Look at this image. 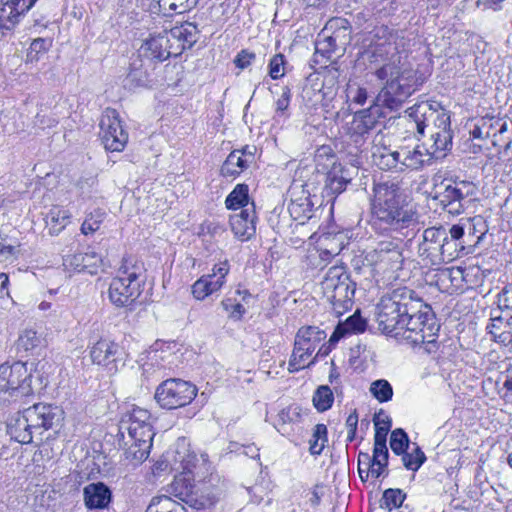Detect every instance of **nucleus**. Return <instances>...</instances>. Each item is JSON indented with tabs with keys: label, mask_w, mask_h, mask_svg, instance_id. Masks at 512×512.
Instances as JSON below:
<instances>
[{
	"label": "nucleus",
	"mask_w": 512,
	"mask_h": 512,
	"mask_svg": "<svg viewBox=\"0 0 512 512\" xmlns=\"http://www.w3.org/2000/svg\"><path fill=\"white\" fill-rule=\"evenodd\" d=\"M445 239V227L433 226L426 228L422 233V241L418 245L419 256L424 260H428L431 265H439V254Z\"/></svg>",
	"instance_id": "f3484780"
},
{
	"label": "nucleus",
	"mask_w": 512,
	"mask_h": 512,
	"mask_svg": "<svg viewBox=\"0 0 512 512\" xmlns=\"http://www.w3.org/2000/svg\"><path fill=\"white\" fill-rule=\"evenodd\" d=\"M382 413H378L374 417V425H375V435H374V443L380 445L381 443L386 444L388 432L392 426V420L390 417H386L387 421L385 422V426H381L380 416Z\"/></svg>",
	"instance_id": "4d7b16f0"
},
{
	"label": "nucleus",
	"mask_w": 512,
	"mask_h": 512,
	"mask_svg": "<svg viewBox=\"0 0 512 512\" xmlns=\"http://www.w3.org/2000/svg\"><path fill=\"white\" fill-rule=\"evenodd\" d=\"M354 168H345L341 164L333 165L326 172L324 191L327 196L338 195L345 191L347 185L352 180Z\"/></svg>",
	"instance_id": "cd10ccee"
},
{
	"label": "nucleus",
	"mask_w": 512,
	"mask_h": 512,
	"mask_svg": "<svg viewBox=\"0 0 512 512\" xmlns=\"http://www.w3.org/2000/svg\"><path fill=\"white\" fill-rule=\"evenodd\" d=\"M313 204L309 197H301L296 200H291L288 204V211L291 217L303 224L306 220L312 217Z\"/></svg>",
	"instance_id": "58836bf2"
},
{
	"label": "nucleus",
	"mask_w": 512,
	"mask_h": 512,
	"mask_svg": "<svg viewBox=\"0 0 512 512\" xmlns=\"http://www.w3.org/2000/svg\"><path fill=\"white\" fill-rule=\"evenodd\" d=\"M90 357L94 364L103 366L111 374L118 371L125 363L123 348L113 340L101 338L90 349Z\"/></svg>",
	"instance_id": "f8f14e48"
},
{
	"label": "nucleus",
	"mask_w": 512,
	"mask_h": 512,
	"mask_svg": "<svg viewBox=\"0 0 512 512\" xmlns=\"http://www.w3.org/2000/svg\"><path fill=\"white\" fill-rule=\"evenodd\" d=\"M420 307L421 297L413 289L406 286L390 289L376 305L378 329L383 334L396 337L403 329L405 319Z\"/></svg>",
	"instance_id": "20e7f679"
},
{
	"label": "nucleus",
	"mask_w": 512,
	"mask_h": 512,
	"mask_svg": "<svg viewBox=\"0 0 512 512\" xmlns=\"http://www.w3.org/2000/svg\"><path fill=\"white\" fill-rule=\"evenodd\" d=\"M119 434L125 459L133 465L141 464L148 458L155 436L151 413L146 409L133 407L132 410L123 414L119 424Z\"/></svg>",
	"instance_id": "7ed1b4c3"
},
{
	"label": "nucleus",
	"mask_w": 512,
	"mask_h": 512,
	"mask_svg": "<svg viewBox=\"0 0 512 512\" xmlns=\"http://www.w3.org/2000/svg\"><path fill=\"white\" fill-rule=\"evenodd\" d=\"M367 326L366 320L357 310L353 315L349 316L344 322H340L332 333L329 342L337 343L346 334L362 333Z\"/></svg>",
	"instance_id": "2f4dec72"
},
{
	"label": "nucleus",
	"mask_w": 512,
	"mask_h": 512,
	"mask_svg": "<svg viewBox=\"0 0 512 512\" xmlns=\"http://www.w3.org/2000/svg\"><path fill=\"white\" fill-rule=\"evenodd\" d=\"M249 188L246 184H237L228 194L225 200L226 208L229 210L244 209L248 207Z\"/></svg>",
	"instance_id": "a19ab883"
},
{
	"label": "nucleus",
	"mask_w": 512,
	"mask_h": 512,
	"mask_svg": "<svg viewBox=\"0 0 512 512\" xmlns=\"http://www.w3.org/2000/svg\"><path fill=\"white\" fill-rule=\"evenodd\" d=\"M355 289L356 283L348 284V286L340 285L333 292L324 294L327 301L332 305V310L336 316L339 317L352 308Z\"/></svg>",
	"instance_id": "c756f323"
},
{
	"label": "nucleus",
	"mask_w": 512,
	"mask_h": 512,
	"mask_svg": "<svg viewBox=\"0 0 512 512\" xmlns=\"http://www.w3.org/2000/svg\"><path fill=\"white\" fill-rule=\"evenodd\" d=\"M52 46L50 38H36L32 41L27 53V59L31 62L38 61L39 55L47 52Z\"/></svg>",
	"instance_id": "6e6d98bb"
},
{
	"label": "nucleus",
	"mask_w": 512,
	"mask_h": 512,
	"mask_svg": "<svg viewBox=\"0 0 512 512\" xmlns=\"http://www.w3.org/2000/svg\"><path fill=\"white\" fill-rule=\"evenodd\" d=\"M403 260V241L400 238H392L380 241L375 248L366 251L363 262L369 266L388 270L399 269Z\"/></svg>",
	"instance_id": "9d476101"
},
{
	"label": "nucleus",
	"mask_w": 512,
	"mask_h": 512,
	"mask_svg": "<svg viewBox=\"0 0 512 512\" xmlns=\"http://www.w3.org/2000/svg\"><path fill=\"white\" fill-rule=\"evenodd\" d=\"M167 33L174 44L176 55L179 56L184 50L190 49L198 41L200 31L196 24L184 22L179 26L171 28Z\"/></svg>",
	"instance_id": "4be33fe9"
},
{
	"label": "nucleus",
	"mask_w": 512,
	"mask_h": 512,
	"mask_svg": "<svg viewBox=\"0 0 512 512\" xmlns=\"http://www.w3.org/2000/svg\"><path fill=\"white\" fill-rule=\"evenodd\" d=\"M254 204L230 217V226L234 235L241 240L250 239L256 232Z\"/></svg>",
	"instance_id": "5701e85b"
},
{
	"label": "nucleus",
	"mask_w": 512,
	"mask_h": 512,
	"mask_svg": "<svg viewBox=\"0 0 512 512\" xmlns=\"http://www.w3.org/2000/svg\"><path fill=\"white\" fill-rule=\"evenodd\" d=\"M32 394L31 374L26 363L17 361L12 365H0V408L20 403Z\"/></svg>",
	"instance_id": "423d86ee"
},
{
	"label": "nucleus",
	"mask_w": 512,
	"mask_h": 512,
	"mask_svg": "<svg viewBox=\"0 0 512 512\" xmlns=\"http://www.w3.org/2000/svg\"><path fill=\"white\" fill-rule=\"evenodd\" d=\"M409 438L407 433L402 428H397L391 433L390 447L396 455L403 454L409 449Z\"/></svg>",
	"instance_id": "864d4df0"
},
{
	"label": "nucleus",
	"mask_w": 512,
	"mask_h": 512,
	"mask_svg": "<svg viewBox=\"0 0 512 512\" xmlns=\"http://www.w3.org/2000/svg\"><path fill=\"white\" fill-rule=\"evenodd\" d=\"M326 338V333L314 326L301 327L296 336L295 342H301L305 340L312 342V344H320Z\"/></svg>",
	"instance_id": "3c124183"
},
{
	"label": "nucleus",
	"mask_w": 512,
	"mask_h": 512,
	"mask_svg": "<svg viewBox=\"0 0 512 512\" xmlns=\"http://www.w3.org/2000/svg\"><path fill=\"white\" fill-rule=\"evenodd\" d=\"M490 315L491 324L487 326L488 330L512 329V313L496 308Z\"/></svg>",
	"instance_id": "8fccbe9b"
},
{
	"label": "nucleus",
	"mask_w": 512,
	"mask_h": 512,
	"mask_svg": "<svg viewBox=\"0 0 512 512\" xmlns=\"http://www.w3.org/2000/svg\"><path fill=\"white\" fill-rule=\"evenodd\" d=\"M27 415V408L19 411L7 424V431L15 441L28 444L32 442L36 430L31 426Z\"/></svg>",
	"instance_id": "c85d7f7f"
},
{
	"label": "nucleus",
	"mask_w": 512,
	"mask_h": 512,
	"mask_svg": "<svg viewBox=\"0 0 512 512\" xmlns=\"http://www.w3.org/2000/svg\"><path fill=\"white\" fill-rule=\"evenodd\" d=\"M336 160V154L333 152L332 148L327 145L319 147L314 155L316 169L324 173L331 169L333 165H338Z\"/></svg>",
	"instance_id": "37998d69"
},
{
	"label": "nucleus",
	"mask_w": 512,
	"mask_h": 512,
	"mask_svg": "<svg viewBox=\"0 0 512 512\" xmlns=\"http://www.w3.org/2000/svg\"><path fill=\"white\" fill-rule=\"evenodd\" d=\"M341 31H335L331 36H327L322 40L316 42V53H320L327 59H331L333 54L344 52L346 42H339Z\"/></svg>",
	"instance_id": "4c0bfd02"
},
{
	"label": "nucleus",
	"mask_w": 512,
	"mask_h": 512,
	"mask_svg": "<svg viewBox=\"0 0 512 512\" xmlns=\"http://www.w3.org/2000/svg\"><path fill=\"white\" fill-rule=\"evenodd\" d=\"M63 410L51 404L37 403L27 408V415L36 434L60 426L63 420Z\"/></svg>",
	"instance_id": "4468645a"
},
{
	"label": "nucleus",
	"mask_w": 512,
	"mask_h": 512,
	"mask_svg": "<svg viewBox=\"0 0 512 512\" xmlns=\"http://www.w3.org/2000/svg\"><path fill=\"white\" fill-rule=\"evenodd\" d=\"M97 179L93 176L87 178H81L76 187L79 191V196L83 199L91 198L92 195L97 191Z\"/></svg>",
	"instance_id": "13d9d810"
},
{
	"label": "nucleus",
	"mask_w": 512,
	"mask_h": 512,
	"mask_svg": "<svg viewBox=\"0 0 512 512\" xmlns=\"http://www.w3.org/2000/svg\"><path fill=\"white\" fill-rule=\"evenodd\" d=\"M102 264V257L95 251L75 253L63 258V266L68 271L86 272L90 275L97 274Z\"/></svg>",
	"instance_id": "412c9836"
},
{
	"label": "nucleus",
	"mask_w": 512,
	"mask_h": 512,
	"mask_svg": "<svg viewBox=\"0 0 512 512\" xmlns=\"http://www.w3.org/2000/svg\"><path fill=\"white\" fill-rule=\"evenodd\" d=\"M350 278V274L347 272L346 268L342 265H335L330 267L323 280L321 281V288L323 294L331 293L333 290H336L340 285L348 286V284H354Z\"/></svg>",
	"instance_id": "473e14b6"
},
{
	"label": "nucleus",
	"mask_w": 512,
	"mask_h": 512,
	"mask_svg": "<svg viewBox=\"0 0 512 512\" xmlns=\"http://www.w3.org/2000/svg\"><path fill=\"white\" fill-rule=\"evenodd\" d=\"M417 90L416 79L411 72L403 71L395 79H389L374 98L373 103L381 110L399 111L407 99Z\"/></svg>",
	"instance_id": "6e6552de"
},
{
	"label": "nucleus",
	"mask_w": 512,
	"mask_h": 512,
	"mask_svg": "<svg viewBox=\"0 0 512 512\" xmlns=\"http://www.w3.org/2000/svg\"><path fill=\"white\" fill-rule=\"evenodd\" d=\"M230 450L233 452L242 453L252 459H256L260 457L259 448L255 444H239L236 442H232L229 446Z\"/></svg>",
	"instance_id": "e2e57ef3"
},
{
	"label": "nucleus",
	"mask_w": 512,
	"mask_h": 512,
	"mask_svg": "<svg viewBox=\"0 0 512 512\" xmlns=\"http://www.w3.org/2000/svg\"><path fill=\"white\" fill-rule=\"evenodd\" d=\"M224 492V480L218 474H210L195 483L194 499L190 500V507L198 510L210 508L220 500Z\"/></svg>",
	"instance_id": "ddd939ff"
},
{
	"label": "nucleus",
	"mask_w": 512,
	"mask_h": 512,
	"mask_svg": "<svg viewBox=\"0 0 512 512\" xmlns=\"http://www.w3.org/2000/svg\"><path fill=\"white\" fill-rule=\"evenodd\" d=\"M411 316H408L405 319L403 329L398 331L395 338H402L407 340L413 345H420V343L424 342L423 333L425 330L418 329V325H420L423 320V317L420 318V313H411Z\"/></svg>",
	"instance_id": "c9c22d12"
},
{
	"label": "nucleus",
	"mask_w": 512,
	"mask_h": 512,
	"mask_svg": "<svg viewBox=\"0 0 512 512\" xmlns=\"http://www.w3.org/2000/svg\"><path fill=\"white\" fill-rule=\"evenodd\" d=\"M137 55L152 64L154 61L163 62L171 56L177 57L174 44L171 42L167 31L152 35L145 40L140 46Z\"/></svg>",
	"instance_id": "2eb2a0df"
},
{
	"label": "nucleus",
	"mask_w": 512,
	"mask_h": 512,
	"mask_svg": "<svg viewBox=\"0 0 512 512\" xmlns=\"http://www.w3.org/2000/svg\"><path fill=\"white\" fill-rule=\"evenodd\" d=\"M313 404L319 412H324L331 408L334 395L331 388L328 385L319 386L313 395Z\"/></svg>",
	"instance_id": "a18cd8bd"
},
{
	"label": "nucleus",
	"mask_w": 512,
	"mask_h": 512,
	"mask_svg": "<svg viewBox=\"0 0 512 512\" xmlns=\"http://www.w3.org/2000/svg\"><path fill=\"white\" fill-rule=\"evenodd\" d=\"M373 194L371 226L376 232H401L416 222V212L406 202L398 181L375 183Z\"/></svg>",
	"instance_id": "f257e3e1"
},
{
	"label": "nucleus",
	"mask_w": 512,
	"mask_h": 512,
	"mask_svg": "<svg viewBox=\"0 0 512 512\" xmlns=\"http://www.w3.org/2000/svg\"><path fill=\"white\" fill-rule=\"evenodd\" d=\"M99 136L106 150L122 151L128 142V133L123 129L119 114L115 109L107 108L100 120Z\"/></svg>",
	"instance_id": "9b49d317"
},
{
	"label": "nucleus",
	"mask_w": 512,
	"mask_h": 512,
	"mask_svg": "<svg viewBox=\"0 0 512 512\" xmlns=\"http://www.w3.org/2000/svg\"><path fill=\"white\" fill-rule=\"evenodd\" d=\"M397 74H402L398 71V68L393 64H385L375 71V76L379 80L395 79Z\"/></svg>",
	"instance_id": "69168bd1"
},
{
	"label": "nucleus",
	"mask_w": 512,
	"mask_h": 512,
	"mask_svg": "<svg viewBox=\"0 0 512 512\" xmlns=\"http://www.w3.org/2000/svg\"><path fill=\"white\" fill-rule=\"evenodd\" d=\"M494 340L507 347H512V329L489 330Z\"/></svg>",
	"instance_id": "774afa93"
},
{
	"label": "nucleus",
	"mask_w": 512,
	"mask_h": 512,
	"mask_svg": "<svg viewBox=\"0 0 512 512\" xmlns=\"http://www.w3.org/2000/svg\"><path fill=\"white\" fill-rule=\"evenodd\" d=\"M419 311H415L414 313H420V318L423 317V320L420 325H418V329L425 330L423 333L425 350L431 354L436 352L437 350V333L439 331V324L437 323V319L435 313L433 312L430 305L425 303L421 298V307L418 309Z\"/></svg>",
	"instance_id": "aec40b11"
},
{
	"label": "nucleus",
	"mask_w": 512,
	"mask_h": 512,
	"mask_svg": "<svg viewBox=\"0 0 512 512\" xmlns=\"http://www.w3.org/2000/svg\"><path fill=\"white\" fill-rule=\"evenodd\" d=\"M497 308L512 313V283L498 294Z\"/></svg>",
	"instance_id": "680f3d73"
},
{
	"label": "nucleus",
	"mask_w": 512,
	"mask_h": 512,
	"mask_svg": "<svg viewBox=\"0 0 512 512\" xmlns=\"http://www.w3.org/2000/svg\"><path fill=\"white\" fill-rule=\"evenodd\" d=\"M464 234V227L460 224H454L449 230L446 229V239L443 240L439 254V265L450 263L467 254L463 241Z\"/></svg>",
	"instance_id": "a211bd4d"
},
{
	"label": "nucleus",
	"mask_w": 512,
	"mask_h": 512,
	"mask_svg": "<svg viewBox=\"0 0 512 512\" xmlns=\"http://www.w3.org/2000/svg\"><path fill=\"white\" fill-rule=\"evenodd\" d=\"M70 217L71 215L68 210L53 207L47 215V223L50 224V234L58 235L69 223Z\"/></svg>",
	"instance_id": "79ce46f5"
},
{
	"label": "nucleus",
	"mask_w": 512,
	"mask_h": 512,
	"mask_svg": "<svg viewBox=\"0 0 512 512\" xmlns=\"http://www.w3.org/2000/svg\"><path fill=\"white\" fill-rule=\"evenodd\" d=\"M299 416L298 407H288L281 410L278 414L277 424L275 425L276 429L283 435L288 433L287 424L294 422Z\"/></svg>",
	"instance_id": "5fc2aeb1"
},
{
	"label": "nucleus",
	"mask_w": 512,
	"mask_h": 512,
	"mask_svg": "<svg viewBox=\"0 0 512 512\" xmlns=\"http://www.w3.org/2000/svg\"><path fill=\"white\" fill-rule=\"evenodd\" d=\"M382 118H385L384 112L372 102L370 107L354 114L350 128L352 135L363 137L380 126Z\"/></svg>",
	"instance_id": "6ab92c4d"
},
{
	"label": "nucleus",
	"mask_w": 512,
	"mask_h": 512,
	"mask_svg": "<svg viewBox=\"0 0 512 512\" xmlns=\"http://www.w3.org/2000/svg\"><path fill=\"white\" fill-rule=\"evenodd\" d=\"M389 452L387 445L374 443L373 455L367 452H359L358 454V473L363 482L369 478V469L375 465L388 466Z\"/></svg>",
	"instance_id": "bb28decb"
},
{
	"label": "nucleus",
	"mask_w": 512,
	"mask_h": 512,
	"mask_svg": "<svg viewBox=\"0 0 512 512\" xmlns=\"http://www.w3.org/2000/svg\"><path fill=\"white\" fill-rule=\"evenodd\" d=\"M410 124L418 136H424L430 130L429 147H426L433 160H442L452 149L453 132L450 115L444 109H435L428 103L414 105L406 110Z\"/></svg>",
	"instance_id": "f03ea898"
},
{
	"label": "nucleus",
	"mask_w": 512,
	"mask_h": 512,
	"mask_svg": "<svg viewBox=\"0 0 512 512\" xmlns=\"http://www.w3.org/2000/svg\"><path fill=\"white\" fill-rule=\"evenodd\" d=\"M348 97H351L353 103L363 106L367 102L368 91L366 88L360 86L356 88L350 87Z\"/></svg>",
	"instance_id": "338daca9"
},
{
	"label": "nucleus",
	"mask_w": 512,
	"mask_h": 512,
	"mask_svg": "<svg viewBox=\"0 0 512 512\" xmlns=\"http://www.w3.org/2000/svg\"><path fill=\"white\" fill-rule=\"evenodd\" d=\"M405 498L406 494L401 489H386L380 500V508L391 511L392 509L400 507Z\"/></svg>",
	"instance_id": "de8ad7c7"
},
{
	"label": "nucleus",
	"mask_w": 512,
	"mask_h": 512,
	"mask_svg": "<svg viewBox=\"0 0 512 512\" xmlns=\"http://www.w3.org/2000/svg\"><path fill=\"white\" fill-rule=\"evenodd\" d=\"M222 305L230 313V317L234 319H240L246 312L242 304L235 302L231 298L223 300Z\"/></svg>",
	"instance_id": "0e129e2a"
},
{
	"label": "nucleus",
	"mask_w": 512,
	"mask_h": 512,
	"mask_svg": "<svg viewBox=\"0 0 512 512\" xmlns=\"http://www.w3.org/2000/svg\"><path fill=\"white\" fill-rule=\"evenodd\" d=\"M145 268L133 257L125 258L109 285L108 296L112 304L123 307L135 302L142 293L145 283Z\"/></svg>",
	"instance_id": "39448f33"
},
{
	"label": "nucleus",
	"mask_w": 512,
	"mask_h": 512,
	"mask_svg": "<svg viewBox=\"0 0 512 512\" xmlns=\"http://www.w3.org/2000/svg\"><path fill=\"white\" fill-rule=\"evenodd\" d=\"M475 193L476 187L470 181L444 179L435 186L432 200L443 211L457 216L465 211L466 204Z\"/></svg>",
	"instance_id": "0eeeda50"
},
{
	"label": "nucleus",
	"mask_w": 512,
	"mask_h": 512,
	"mask_svg": "<svg viewBox=\"0 0 512 512\" xmlns=\"http://www.w3.org/2000/svg\"><path fill=\"white\" fill-rule=\"evenodd\" d=\"M244 151H232L221 166V174L224 177L235 178L247 168V160L243 158Z\"/></svg>",
	"instance_id": "e433bc0d"
},
{
	"label": "nucleus",
	"mask_w": 512,
	"mask_h": 512,
	"mask_svg": "<svg viewBox=\"0 0 512 512\" xmlns=\"http://www.w3.org/2000/svg\"><path fill=\"white\" fill-rule=\"evenodd\" d=\"M433 158L428 149L424 146L417 145L412 150L404 149V157H402V166L410 170H420L426 165H431Z\"/></svg>",
	"instance_id": "f704fd0d"
},
{
	"label": "nucleus",
	"mask_w": 512,
	"mask_h": 512,
	"mask_svg": "<svg viewBox=\"0 0 512 512\" xmlns=\"http://www.w3.org/2000/svg\"><path fill=\"white\" fill-rule=\"evenodd\" d=\"M285 57L283 54L274 55L269 61V75L272 79L284 76Z\"/></svg>",
	"instance_id": "052dcab7"
},
{
	"label": "nucleus",
	"mask_w": 512,
	"mask_h": 512,
	"mask_svg": "<svg viewBox=\"0 0 512 512\" xmlns=\"http://www.w3.org/2000/svg\"><path fill=\"white\" fill-rule=\"evenodd\" d=\"M45 340L36 331L32 329L24 330L18 337L16 348L21 357L28 355H38L44 347Z\"/></svg>",
	"instance_id": "72a5a7b5"
},
{
	"label": "nucleus",
	"mask_w": 512,
	"mask_h": 512,
	"mask_svg": "<svg viewBox=\"0 0 512 512\" xmlns=\"http://www.w3.org/2000/svg\"><path fill=\"white\" fill-rule=\"evenodd\" d=\"M197 395V388L191 382L180 378H168L156 388L154 399L163 409H177L192 402Z\"/></svg>",
	"instance_id": "1a4fd4ad"
},
{
	"label": "nucleus",
	"mask_w": 512,
	"mask_h": 512,
	"mask_svg": "<svg viewBox=\"0 0 512 512\" xmlns=\"http://www.w3.org/2000/svg\"><path fill=\"white\" fill-rule=\"evenodd\" d=\"M165 5H168L169 10L178 14L188 12L195 8L199 0H163Z\"/></svg>",
	"instance_id": "bf43d9fd"
},
{
	"label": "nucleus",
	"mask_w": 512,
	"mask_h": 512,
	"mask_svg": "<svg viewBox=\"0 0 512 512\" xmlns=\"http://www.w3.org/2000/svg\"><path fill=\"white\" fill-rule=\"evenodd\" d=\"M220 288V282H213V280L207 277H202L193 284L192 294L196 299L202 300L213 292L218 291Z\"/></svg>",
	"instance_id": "09e8293b"
},
{
	"label": "nucleus",
	"mask_w": 512,
	"mask_h": 512,
	"mask_svg": "<svg viewBox=\"0 0 512 512\" xmlns=\"http://www.w3.org/2000/svg\"><path fill=\"white\" fill-rule=\"evenodd\" d=\"M183 469L187 471L176 475L166 491L190 506V500L194 499L195 483L190 475L189 461L183 465Z\"/></svg>",
	"instance_id": "b1692460"
},
{
	"label": "nucleus",
	"mask_w": 512,
	"mask_h": 512,
	"mask_svg": "<svg viewBox=\"0 0 512 512\" xmlns=\"http://www.w3.org/2000/svg\"><path fill=\"white\" fill-rule=\"evenodd\" d=\"M36 2L37 0H0V33L2 36L12 32Z\"/></svg>",
	"instance_id": "dca6fc26"
},
{
	"label": "nucleus",
	"mask_w": 512,
	"mask_h": 512,
	"mask_svg": "<svg viewBox=\"0 0 512 512\" xmlns=\"http://www.w3.org/2000/svg\"><path fill=\"white\" fill-rule=\"evenodd\" d=\"M401 456L404 467L411 471H417L426 461L424 452L417 444H414L410 452L406 450Z\"/></svg>",
	"instance_id": "49530a36"
},
{
	"label": "nucleus",
	"mask_w": 512,
	"mask_h": 512,
	"mask_svg": "<svg viewBox=\"0 0 512 512\" xmlns=\"http://www.w3.org/2000/svg\"><path fill=\"white\" fill-rule=\"evenodd\" d=\"M318 346L319 344H312V342L305 340L294 342V349L288 363L289 372H297L313 364L316 357L312 360H310V357Z\"/></svg>",
	"instance_id": "7c9ffc66"
},
{
	"label": "nucleus",
	"mask_w": 512,
	"mask_h": 512,
	"mask_svg": "<svg viewBox=\"0 0 512 512\" xmlns=\"http://www.w3.org/2000/svg\"><path fill=\"white\" fill-rule=\"evenodd\" d=\"M85 506L92 509H105L112 501V491L103 482H95L83 488Z\"/></svg>",
	"instance_id": "393cba45"
},
{
	"label": "nucleus",
	"mask_w": 512,
	"mask_h": 512,
	"mask_svg": "<svg viewBox=\"0 0 512 512\" xmlns=\"http://www.w3.org/2000/svg\"><path fill=\"white\" fill-rule=\"evenodd\" d=\"M145 512H185V508L170 496L159 495L152 498Z\"/></svg>",
	"instance_id": "ea45409f"
},
{
	"label": "nucleus",
	"mask_w": 512,
	"mask_h": 512,
	"mask_svg": "<svg viewBox=\"0 0 512 512\" xmlns=\"http://www.w3.org/2000/svg\"><path fill=\"white\" fill-rule=\"evenodd\" d=\"M328 442V431L324 424L315 425L312 437L309 440V452L311 455H320Z\"/></svg>",
	"instance_id": "c03bdc74"
},
{
	"label": "nucleus",
	"mask_w": 512,
	"mask_h": 512,
	"mask_svg": "<svg viewBox=\"0 0 512 512\" xmlns=\"http://www.w3.org/2000/svg\"><path fill=\"white\" fill-rule=\"evenodd\" d=\"M153 69L152 63L137 55L130 63L129 72L124 79V87L133 90L146 86L150 82V71Z\"/></svg>",
	"instance_id": "a878e982"
},
{
	"label": "nucleus",
	"mask_w": 512,
	"mask_h": 512,
	"mask_svg": "<svg viewBox=\"0 0 512 512\" xmlns=\"http://www.w3.org/2000/svg\"><path fill=\"white\" fill-rule=\"evenodd\" d=\"M370 392L381 403L391 400L393 396V388L385 379H379L372 382L370 385Z\"/></svg>",
	"instance_id": "603ef678"
}]
</instances>
